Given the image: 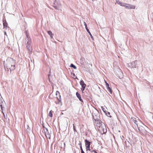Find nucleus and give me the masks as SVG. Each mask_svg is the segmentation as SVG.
I'll return each mask as SVG.
<instances>
[{"instance_id":"f257e3e1","label":"nucleus","mask_w":153,"mask_h":153,"mask_svg":"<svg viewBox=\"0 0 153 153\" xmlns=\"http://www.w3.org/2000/svg\"><path fill=\"white\" fill-rule=\"evenodd\" d=\"M15 60L12 58H8L6 61V63L4 64V66L6 67L7 69H10L11 70H13L15 69Z\"/></svg>"},{"instance_id":"f03ea898","label":"nucleus","mask_w":153,"mask_h":153,"mask_svg":"<svg viewBox=\"0 0 153 153\" xmlns=\"http://www.w3.org/2000/svg\"><path fill=\"white\" fill-rule=\"evenodd\" d=\"M98 129L102 134L105 133L107 132L106 127L103 123H102L101 125L98 127Z\"/></svg>"},{"instance_id":"7ed1b4c3","label":"nucleus","mask_w":153,"mask_h":153,"mask_svg":"<svg viewBox=\"0 0 153 153\" xmlns=\"http://www.w3.org/2000/svg\"><path fill=\"white\" fill-rule=\"evenodd\" d=\"M53 7L55 9L62 11V6L59 1L58 0H55L53 3Z\"/></svg>"},{"instance_id":"20e7f679","label":"nucleus","mask_w":153,"mask_h":153,"mask_svg":"<svg viewBox=\"0 0 153 153\" xmlns=\"http://www.w3.org/2000/svg\"><path fill=\"white\" fill-rule=\"evenodd\" d=\"M137 65V61H136L132 62L128 64V66L131 69L136 68Z\"/></svg>"},{"instance_id":"39448f33","label":"nucleus","mask_w":153,"mask_h":153,"mask_svg":"<svg viewBox=\"0 0 153 153\" xmlns=\"http://www.w3.org/2000/svg\"><path fill=\"white\" fill-rule=\"evenodd\" d=\"M93 117L94 119L95 120V123L96 124V126L98 127H99L101 125V123H103L101 122V121L100 120H98V118L97 117H94L93 115Z\"/></svg>"},{"instance_id":"423d86ee","label":"nucleus","mask_w":153,"mask_h":153,"mask_svg":"<svg viewBox=\"0 0 153 153\" xmlns=\"http://www.w3.org/2000/svg\"><path fill=\"white\" fill-rule=\"evenodd\" d=\"M44 127V131L46 137L50 139L51 135L48 131V129L46 128H45Z\"/></svg>"},{"instance_id":"0eeeda50","label":"nucleus","mask_w":153,"mask_h":153,"mask_svg":"<svg viewBox=\"0 0 153 153\" xmlns=\"http://www.w3.org/2000/svg\"><path fill=\"white\" fill-rule=\"evenodd\" d=\"M124 7H125L127 9H134L135 8V5L127 3H125Z\"/></svg>"},{"instance_id":"6e6552de","label":"nucleus","mask_w":153,"mask_h":153,"mask_svg":"<svg viewBox=\"0 0 153 153\" xmlns=\"http://www.w3.org/2000/svg\"><path fill=\"white\" fill-rule=\"evenodd\" d=\"M5 104V103L4 102H3V99L2 97H1V98H0V106H1V108L2 111V112L3 114L4 113L3 112V110L5 108L4 107V104Z\"/></svg>"},{"instance_id":"1a4fd4ad","label":"nucleus","mask_w":153,"mask_h":153,"mask_svg":"<svg viewBox=\"0 0 153 153\" xmlns=\"http://www.w3.org/2000/svg\"><path fill=\"white\" fill-rule=\"evenodd\" d=\"M80 84L82 88H81V90L82 92L85 90V89L86 87V85L84 83V82L82 80H81L80 82Z\"/></svg>"},{"instance_id":"9d476101","label":"nucleus","mask_w":153,"mask_h":153,"mask_svg":"<svg viewBox=\"0 0 153 153\" xmlns=\"http://www.w3.org/2000/svg\"><path fill=\"white\" fill-rule=\"evenodd\" d=\"M137 126L138 127L139 131L140 132L142 133L145 130L144 128L142 126H139V124L137 125Z\"/></svg>"},{"instance_id":"9b49d317","label":"nucleus","mask_w":153,"mask_h":153,"mask_svg":"<svg viewBox=\"0 0 153 153\" xmlns=\"http://www.w3.org/2000/svg\"><path fill=\"white\" fill-rule=\"evenodd\" d=\"M27 38L26 39V45H30L31 44V39L28 37L27 35Z\"/></svg>"},{"instance_id":"f8f14e48","label":"nucleus","mask_w":153,"mask_h":153,"mask_svg":"<svg viewBox=\"0 0 153 153\" xmlns=\"http://www.w3.org/2000/svg\"><path fill=\"white\" fill-rule=\"evenodd\" d=\"M26 47H27V48L28 49L29 51L30 52H31L32 51V47L31 46L30 44L26 45Z\"/></svg>"},{"instance_id":"ddd939ff","label":"nucleus","mask_w":153,"mask_h":153,"mask_svg":"<svg viewBox=\"0 0 153 153\" xmlns=\"http://www.w3.org/2000/svg\"><path fill=\"white\" fill-rule=\"evenodd\" d=\"M85 145L86 147H90V142L88 141L86 139H85Z\"/></svg>"},{"instance_id":"4468645a","label":"nucleus","mask_w":153,"mask_h":153,"mask_svg":"<svg viewBox=\"0 0 153 153\" xmlns=\"http://www.w3.org/2000/svg\"><path fill=\"white\" fill-rule=\"evenodd\" d=\"M131 120L135 124H136L137 126L138 125V123L137 120H136V118L134 117H131Z\"/></svg>"},{"instance_id":"2eb2a0df","label":"nucleus","mask_w":153,"mask_h":153,"mask_svg":"<svg viewBox=\"0 0 153 153\" xmlns=\"http://www.w3.org/2000/svg\"><path fill=\"white\" fill-rule=\"evenodd\" d=\"M76 95L77 97L78 98L79 100L81 102H83L82 100L81 99V96L80 94L78 92H76Z\"/></svg>"},{"instance_id":"dca6fc26","label":"nucleus","mask_w":153,"mask_h":153,"mask_svg":"<svg viewBox=\"0 0 153 153\" xmlns=\"http://www.w3.org/2000/svg\"><path fill=\"white\" fill-rule=\"evenodd\" d=\"M116 2L118 4L121 6L124 7V6L125 3L121 2L119 0H116Z\"/></svg>"},{"instance_id":"f3484780","label":"nucleus","mask_w":153,"mask_h":153,"mask_svg":"<svg viewBox=\"0 0 153 153\" xmlns=\"http://www.w3.org/2000/svg\"><path fill=\"white\" fill-rule=\"evenodd\" d=\"M48 33L50 36L51 38H52L53 35L52 34V32L50 31H48Z\"/></svg>"},{"instance_id":"a211bd4d","label":"nucleus","mask_w":153,"mask_h":153,"mask_svg":"<svg viewBox=\"0 0 153 153\" xmlns=\"http://www.w3.org/2000/svg\"><path fill=\"white\" fill-rule=\"evenodd\" d=\"M25 128L26 129L27 131H29L30 130V128L28 125H26L25 126Z\"/></svg>"},{"instance_id":"6ab92c4d","label":"nucleus","mask_w":153,"mask_h":153,"mask_svg":"<svg viewBox=\"0 0 153 153\" xmlns=\"http://www.w3.org/2000/svg\"><path fill=\"white\" fill-rule=\"evenodd\" d=\"M107 90L108 93L111 94L112 91L110 87L107 88Z\"/></svg>"},{"instance_id":"aec40b11","label":"nucleus","mask_w":153,"mask_h":153,"mask_svg":"<svg viewBox=\"0 0 153 153\" xmlns=\"http://www.w3.org/2000/svg\"><path fill=\"white\" fill-rule=\"evenodd\" d=\"M87 31L89 33V34L90 35L91 37V39L92 40H93V36H92V35L91 34V33L90 31L89 30H87Z\"/></svg>"},{"instance_id":"412c9836","label":"nucleus","mask_w":153,"mask_h":153,"mask_svg":"<svg viewBox=\"0 0 153 153\" xmlns=\"http://www.w3.org/2000/svg\"><path fill=\"white\" fill-rule=\"evenodd\" d=\"M70 66L71 67L73 68L74 69H76V67L73 64H71V65H70Z\"/></svg>"},{"instance_id":"4be33fe9","label":"nucleus","mask_w":153,"mask_h":153,"mask_svg":"<svg viewBox=\"0 0 153 153\" xmlns=\"http://www.w3.org/2000/svg\"><path fill=\"white\" fill-rule=\"evenodd\" d=\"M80 149L81 150V153H85L83 150L82 148L81 144L80 143Z\"/></svg>"},{"instance_id":"5701e85b","label":"nucleus","mask_w":153,"mask_h":153,"mask_svg":"<svg viewBox=\"0 0 153 153\" xmlns=\"http://www.w3.org/2000/svg\"><path fill=\"white\" fill-rule=\"evenodd\" d=\"M101 108L102 109V111H103V112L104 113H106L105 108L103 107V106H101Z\"/></svg>"},{"instance_id":"b1692460","label":"nucleus","mask_w":153,"mask_h":153,"mask_svg":"<svg viewBox=\"0 0 153 153\" xmlns=\"http://www.w3.org/2000/svg\"><path fill=\"white\" fill-rule=\"evenodd\" d=\"M84 25L85 26V28L86 29V30H88L87 28L86 23L85 22H84Z\"/></svg>"},{"instance_id":"393cba45","label":"nucleus","mask_w":153,"mask_h":153,"mask_svg":"<svg viewBox=\"0 0 153 153\" xmlns=\"http://www.w3.org/2000/svg\"><path fill=\"white\" fill-rule=\"evenodd\" d=\"M49 116L51 117H52L53 115L51 111L49 112Z\"/></svg>"},{"instance_id":"a878e982","label":"nucleus","mask_w":153,"mask_h":153,"mask_svg":"<svg viewBox=\"0 0 153 153\" xmlns=\"http://www.w3.org/2000/svg\"><path fill=\"white\" fill-rule=\"evenodd\" d=\"M7 24L6 22H4L3 25L4 27H6L7 26Z\"/></svg>"},{"instance_id":"bb28decb","label":"nucleus","mask_w":153,"mask_h":153,"mask_svg":"<svg viewBox=\"0 0 153 153\" xmlns=\"http://www.w3.org/2000/svg\"><path fill=\"white\" fill-rule=\"evenodd\" d=\"M105 82L106 83V88H107L109 87V85L107 83V82L106 81H105Z\"/></svg>"},{"instance_id":"cd10ccee","label":"nucleus","mask_w":153,"mask_h":153,"mask_svg":"<svg viewBox=\"0 0 153 153\" xmlns=\"http://www.w3.org/2000/svg\"><path fill=\"white\" fill-rule=\"evenodd\" d=\"M86 150L87 151L90 150V147H86Z\"/></svg>"},{"instance_id":"c85d7f7f","label":"nucleus","mask_w":153,"mask_h":153,"mask_svg":"<svg viewBox=\"0 0 153 153\" xmlns=\"http://www.w3.org/2000/svg\"><path fill=\"white\" fill-rule=\"evenodd\" d=\"M106 114L108 117H109V116H110V113L109 112H108V114H107L106 113Z\"/></svg>"},{"instance_id":"c756f323","label":"nucleus","mask_w":153,"mask_h":153,"mask_svg":"<svg viewBox=\"0 0 153 153\" xmlns=\"http://www.w3.org/2000/svg\"><path fill=\"white\" fill-rule=\"evenodd\" d=\"M73 129H74V131H75V129L74 128V124H73Z\"/></svg>"},{"instance_id":"7c9ffc66","label":"nucleus","mask_w":153,"mask_h":153,"mask_svg":"<svg viewBox=\"0 0 153 153\" xmlns=\"http://www.w3.org/2000/svg\"><path fill=\"white\" fill-rule=\"evenodd\" d=\"M92 152H93L94 153H97L96 151L94 150H93Z\"/></svg>"},{"instance_id":"2f4dec72","label":"nucleus","mask_w":153,"mask_h":153,"mask_svg":"<svg viewBox=\"0 0 153 153\" xmlns=\"http://www.w3.org/2000/svg\"><path fill=\"white\" fill-rule=\"evenodd\" d=\"M4 33L5 35L7 36L6 33V32L5 31L4 32Z\"/></svg>"},{"instance_id":"473e14b6","label":"nucleus","mask_w":153,"mask_h":153,"mask_svg":"<svg viewBox=\"0 0 153 153\" xmlns=\"http://www.w3.org/2000/svg\"><path fill=\"white\" fill-rule=\"evenodd\" d=\"M73 76H75V74H74V73L73 74Z\"/></svg>"},{"instance_id":"72a5a7b5","label":"nucleus","mask_w":153,"mask_h":153,"mask_svg":"<svg viewBox=\"0 0 153 153\" xmlns=\"http://www.w3.org/2000/svg\"><path fill=\"white\" fill-rule=\"evenodd\" d=\"M60 102V100H59V101L58 102V103L59 104V102Z\"/></svg>"}]
</instances>
